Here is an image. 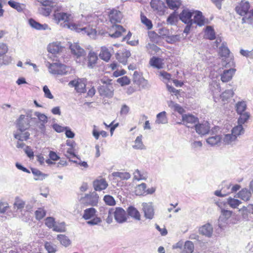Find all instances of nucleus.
<instances>
[{
    "instance_id": "obj_4",
    "label": "nucleus",
    "mask_w": 253,
    "mask_h": 253,
    "mask_svg": "<svg viewBox=\"0 0 253 253\" xmlns=\"http://www.w3.org/2000/svg\"><path fill=\"white\" fill-rule=\"evenodd\" d=\"M236 111L240 115L238 119V124H244L250 118V114L248 112H245L247 108V105L245 101H240L236 105Z\"/></svg>"
},
{
    "instance_id": "obj_12",
    "label": "nucleus",
    "mask_w": 253,
    "mask_h": 253,
    "mask_svg": "<svg viewBox=\"0 0 253 253\" xmlns=\"http://www.w3.org/2000/svg\"><path fill=\"white\" fill-rule=\"evenodd\" d=\"M108 17L110 21L112 24H116L121 22L123 18V14L120 10L113 8L109 11Z\"/></svg>"
},
{
    "instance_id": "obj_57",
    "label": "nucleus",
    "mask_w": 253,
    "mask_h": 253,
    "mask_svg": "<svg viewBox=\"0 0 253 253\" xmlns=\"http://www.w3.org/2000/svg\"><path fill=\"white\" fill-rule=\"evenodd\" d=\"M142 74L138 72L137 71H135L133 75V82L134 83L139 84L141 83V80L142 79Z\"/></svg>"
},
{
    "instance_id": "obj_11",
    "label": "nucleus",
    "mask_w": 253,
    "mask_h": 253,
    "mask_svg": "<svg viewBox=\"0 0 253 253\" xmlns=\"http://www.w3.org/2000/svg\"><path fill=\"white\" fill-rule=\"evenodd\" d=\"M41 5L44 7L42 8L41 12L42 14L46 16H49L51 13L53 8L56 6V4L52 0H46L40 1Z\"/></svg>"
},
{
    "instance_id": "obj_27",
    "label": "nucleus",
    "mask_w": 253,
    "mask_h": 253,
    "mask_svg": "<svg viewBox=\"0 0 253 253\" xmlns=\"http://www.w3.org/2000/svg\"><path fill=\"white\" fill-rule=\"evenodd\" d=\"M97 54L93 51H90L87 56V65L89 67H94L98 61Z\"/></svg>"
},
{
    "instance_id": "obj_26",
    "label": "nucleus",
    "mask_w": 253,
    "mask_h": 253,
    "mask_svg": "<svg viewBox=\"0 0 253 253\" xmlns=\"http://www.w3.org/2000/svg\"><path fill=\"white\" fill-rule=\"evenodd\" d=\"M235 71L236 69L233 68L224 70L221 75V80L222 82L226 83L230 81L232 79Z\"/></svg>"
},
{
    "instance_id": "obj_1",
    "label": "nucleus",
    "mask_w": 253,
    "mask_h": 253,
    "mask_svg": "<svg viewBox=\"0 0 253 253\" xmlns=\"http://www.w3.org/2000/svg\"><path fill=\"white\" fill-rule=\"evenodd\" d=\"M25 115H21L17 122L18 128L14 136L16 139L19 141H26L29 139L30 136L29 132L25 131L29 127L30 125L28 121H25Z\"/></svg>"
},
{
    "instance_id": "obj_52",
    "label": "nucleus",
    "mask_w": 253,
    "mask_h": 253,
    "mask_svg": "<svg viewBox=\"0 0 253 253\" xmlns=\"http://www.w3.org/2000/svg\"><path fill=\"white\" fill-rule=\"evenodd\" d=\"M25 203L19 198H16L14 204V208L17 210H21L25 207Z\"/></svg>"
},
{
    "instance_id": "obj_37",
    "label": "nucleus",
    "mask_w": 253,
    "mask_h": 253,
    "mask_svg": "<svg viewBox=\"0 0 253 253\" xmlns=\"http://www.w3.org/2000/svg\"><path fill=\"white\" fill-rule=\"evenodd\" d=\"M128 214L137 220H140V214L137 210L133 207H128L127 210Z\"/></svg>"
},
{
    "instance_id": "obj_30",
    "label": "nucleus",
    "mask_w": 253,
    "mask_h": 253,
    "mask_svg": "<svg viewBox=\"0 0 253 253\" xmlns=\"http://www.w3.org/2000/svg\"><path fill=\"white\" fill-rule=\"evenodd\" d=\"M221 139L222 137L220 135L212 133L211 136L207 139L206 141L209 144L213 146L220 143Z\"/></svg>"
},
{
    "instance_id": "obj_53",
    "label": "nucleus",
    "mask_w": 253,
    "mask_h": 253,
    "mask_svg": "<svg viewBox=\"0 0 253 253\" xmlns=\"http://www.w3.org/2000/svg\"><path fill=\"white\" fill-rule=\"evenodd\" d=\"M103 200L106 205L113 206L116 205V201L114 198L110 195H105L104 197Z\"/></svg>"
},
{
    "instance_id": "obj_24",
    "label": "nucleus",
    "mask_w": 253,
    "mask_h": 253,
    "mask_svg": "<svg viewBox=\"0 0 253 253\" xmlns=\"http://www.w3.org/2000/svg\"><path fill=\"white\" fill-rule=\"evenodd\" d=\"M199 232L201 235L211 237L212 234L213 228L210 224L207 223L200 227Z\"/></svg>"
},
{
    "instance_id": "obj_61",
    "label": "nucleus",
    "mask_w": 253,
    "mask_h": 253,
    "mask_svg": "<svg viewBox=\"0 0 253 253\" xmlns=\"http://www.w3.org/2000/svg\"><path fill=\"white\" fill-rule=\"evenodd\" d=\"M159 37L164 39L167 38L169 35V31L165 28H163L159 30Z\"/></svg>"
},
{
    "instance_id": "obj_63",
    "label": "nucleus",
    "mask_w": 253,
    "mask_h": 253,
    "mask_svg": "<svg viewBox=\"0 0 253 253\" xmlns=\"http://www.w3.org/2000/svg\"><path fill=\"white\" fill-rule=\"evenodd\" d=\"M8 48L7 45L2 43L0 44V57L5 54L8 51Z\"/></svg>"
},
{
    "instance_id": "obj_15",
    "label": "nucleus",
    "mask_w": 253,
    "mask_h": 253,
    "mask_svg": "<svg viewBox=\"0 0 253 253\" xmlns=\"http://www.w3.org/2000/svg\"><path fill=\"white\" fill-rule=\"evenodd\" d=\"M112 50L113 48L111 47L108 48L105 46H101L99 56L102 60L108 62L111 57Z\"/></svg>"
},
{
    "instance_id": "obj_59",
    "label": "nucleus",
    "mask_w": 253,
    "mask_h": 253,
    "mask_svg": "<svg viewBox=\"0 0 253 253\" xmlns=\"http://www.w3.org/2000/svg\"><path fill=\"white\" fill-rule=\"evenodd\" d=\"M177 17L174 12L170 14L167 19V22L171 25H173L177 22Z\"/></svg>"
},
{
    "instance_id": "obj_13",
    "label": "nucleus",
    "mask_w": 253,
    "mask_h": 253,
    "mask_svg": "<svg viewBox=\"0 0 253 253\" xmlns=\"http://www.w3.org/2000/svg\"><path fill=\"white\" fill-rule=\"evenodd\" d=\"M130 52L128 50L123 48L119 50L116 54V59L120 62L125 65L126 64L127 59L130 56Z\"/></svg>"
},
{
    "instance_id": "obj_55",
    "label": "nucleus",
    "mask_w": 253,
    "mask_h": 253,
    "mask_svg": "<svg viewBox=\"0 0 253 253\" xmlns=\"http://www.w3.org/2000/svg\"><path fill=\"white\" fill-rule=\"evenodd\" d=\"M45 225L50 229H52L54 227L55 223L54 218L52 217H47L45 219Z\"/></svg>"
},
{
    "instance_id": "obj_50",
    "label": "nucleus",
    "mask_w": 253,
    "mask_h": 253,
    "mask_svg": "<svg viewBox=\"0 0 253 253\" xmlns=\"http://www.w3.org/2000/svg\"><path fill=\"white\" fill-rule=\"evenodd\" d=\"M141 22L147 27L148 30H150L152 28L153 24L151 21L148 19L145 15H141Z\"/></svg>"
},
{
    "instance_id": "obj_10",
    "label": "nucleus",
    "mask_w": 253,
    "mask_h": 253,
    "mask_svg": "<svg viewBox=\"0 0 253 253\" xmlns=\"http://www.w3.org/2000/svg\"><path fill=\"white\" fill-rule=\"evenodd\" d=\"M68 27L72 30H75L77 32H82L88 36L94 35L96 33L95 29L92 28L89 25L84 28H79L78 25L71 23L68 25Z\"/></svg>"
},
{
    "instance_id": "obj_19",
    "label": "nucleus",
    "mask_w": 253,
    "mask_h": 253,
    "mask_svg": "<svg viewBox=\"0 0 253 253\" xmlns=\"http://www.w3.org/2000/svg\"><path fill=\"white\" fill-rule=\"evenodd\" d=\"M93 185L96 191H101L107 187L108 183L105 179L99 177L93 181Z\"/></svg>"
},
{
    "instance_id": "obj_3",
    "label": "nucleus",
    "mask_w": 253,
    "mask_h": 253,
    "mask_svg": "<svg viewBox=\"0 0 253 253\" xmlns=\"http://www.w3.org/2000/svg\"><path fill=\"white\" fill-rule=\"evenodd\" d=\"M96 210L93 208L86 209L84 211L83 218L85 220L90 219L87 221L88 224L91 225H97L101 222V219L100 217L96 216Z\"/></svg>"
},
{
    "instance_id": "obj_64",
    "label": "nucleus",
    "mask_w": 253,
    "mask_h": 253,
    "mask_svg": "<svg viewBox=\"0 0 253 253\" xmlns=\"http://www.w3.org/2000/svg\"><path fill=\"white\" fill-rule=\"evenodd\" d=\"M232 214V212L230 211L222 210L221 216L220 217V218H224L226 219H228L231 216Z\"/></svg>"
},
{
    "instance_id": "obj_46",
    "label": "nucleus",
    "mask_w": 253,
    "mask_h": 253,
    "mask_svg": "<svg viewBox=\"0 0 253 253\" xmlns=\"http://www.w3.org/2000/svg\"><path fill=\"white\" fill-rule=\"evenodd\" d=\"M171 107L175 112H177L179 114L182 115V116L184 115V113L185 112V110L182 107L178 104L175 103L173 102H171Z\"/></svg>"
},
{
    "instance_id": "obj_60",
    "label": "nucleus",
    "mask_w": 253,
    "mask_h": 253,
    "mask_svg": "<svg viewBox=\"0 0 253 253\" xmlns=\"http://www.w3.org/2000/svg\"><path fill=\"white\" fill-rule=\"evenodd\" d=\"M236 138V137L234 136L232 133L231 134H226L223 138V142L225 143V144H229L233 141L235 140Z\"/></svg>"
},
{
    "instance_id": "obj_47",
    "label": "nucleus",
    "mask_w": 253,
    "mask_h": 253,
    "mask_svg": "<svg viewBox=\"0 0 253 253\" xmlns=\"http://www.w3.org/2000/svg\"><path fill=\"white\" fill-rule=\"evenodd\" d=\"M57 239L62 245L65 247L69 246L71 243L70 240L64 235H58L57 236Z\"/></svg>"
},
{
    "instance_id": "obj_48",
    "label": "nucleus",
    "mask_w": 253,
    "mask_h": 253,
    "mask_svg": "<svg viewBox=\"0 0 253 253\" xmlns=\"http://www.w3.org/2000/svg\"><path fill=\"white\" fill-rule=\"evenodd\" d=\"M8 4L10 7L17 10L18 12H21L23 10L22 5L19 2L13 0H9L8 1Z\"/></svg>"
},
{
    "instance_id": "obj_62",
    "label": "nucleus",
    "mask_w": 253,
    "mask_h": 253,
    "mask_svg": "<svg viewBox=\"0 0 253 253\" xmlns=\"http://www.w3.org/2000/svg\"><path fill=\"white\" fill-rule=\"evenodd\" d=\"M161 4L160 0H152L150 2V5L154 10H159Z\"/></svg>"
},
{
    "instance_id": "obj_28",
    "label": "nucleus",
    "mask_w": 253,
    "mask_h": 253,
    "mask_svg": "<svg viewBox=\"0 0 253 253\" xmlns=\"http://www.w3.org/2000/svg\"><path fill=\"white\" fill-rule=\"evenodd\" d=\"M143 210L146 217L152 219L154 215V210L150 203L143 204Z\"/></svg>"
},
{
    "instance_id": "obj_7",
    "label": "nucleus",
    "mask_w": 253,
    "mask_h": 253,
    "mask_svg": "<svg viewBox=\"0 0 253 253\" xmlns=\"http://www.w3.org/2000/svg\"><path fill=\"white\" fill-rule=\"evenodd\" d=\"M86 80L84 79H78L71 81L69 84L75 87V90L79 93H84L86 91Z\"/></svg>"
},
{
    "instance_id": "obj_33",
    "label": "nucleus",
    "mask_w": 253,
    "mask_h": 253,
    "mask_svg": "<svg viewBox=\"0 0 253 253\" xmlns=\"http://www.w3.org/2000/svg\"><path fill=\"white\" fill-rule=\"evenodd\" d=\"M205 37L210 40H213L215 39V33L214 29L211 26H207L205 31Z\"/></svg>"
},
{
    "instance_id": "obj_8",
    "label": "nucleus",
    "mask_w": 253,
    "mask_h": 253,
    "mask_svg": "<svg viewBox=\"0 0 253 253\" xmlns=\"http://www.w3.org/2000/svg\"><path fill=\"white\" fill-rule=\"evenodd\" d=\"M50 72L53 74L63 75L67 72V66L60 63H53L49 66Z\"/></svg>"
},
{
    "instance_id": "obj_17",
    "label": "nucleus",
    "mask_w": 253,
    "mask_h": 253,
    "mask_svg": "<svg viewBox=\"0 0 253 253\" xmlns=\"http://www.w3.org/2000/svg\"><path fill=\"white\" fill-rule=\"evenodd\" d=\"M126 30L123 26L119 25H114L112 26V29L110 31L109 35L112 38L120 37Z\"/></svg>"
},
{
    "instance_id": "obj_6",
    "label": "nucleus",
    "mask_w": 253,
    "mask_h": 253,
    "mask_svg": "<svg viewBox=\"0 0 253 253\" xmlns=\"http://www.w3.org/2000/svg\"><path fill=\"white\" fill-rule=\"evenodd\" d=\"M199 122L197 117L192 114H184L182 116L181 122L179 123V124H183L188 127H193L195 126L196 124Z\"/></svg>"
},
{
    "instance_id": "obj_29",
    "label": "nucleus",
    "mask_w": 253,
    "mask_h": 253,
    "mask_svg": "<svg viewBox=\"0 0 253 253\" xmlns=\"http://www.w3.org/2000/svg\"><path fill=\"white\" fill-rule=\"evenodd\" d=\"M193 23H196L199 26H203L205 24V19L201 11H197L194 12Z\"/></svg>"
},
{
    "instance_id": "obj_49",
    "label": "nucleus",
    "mask_w": 253,
    "mask_h": 253,
    "mask_svg": "<svg viewBox=\"0 0 253 253\" xmlns=\"http://www.w3.org/2000/svg\"><path fill=\"white\" fill-rule=\"evenodd\" d=\"M115 177H118L121 179H128L130 177V175L128 172H116L113 173Z\"/></svg>"
},
{
    "instance_id": "obj_43",
    "label": "nucleus",
    "mask_w": 253,
    "mask_h": 253,
    "mask_svg": "<svg viewBox=\"0 0 253 253\" xmlns=\"http://www.w3.org/2000/svg\"><path fill=\"white\" fill-rule=\"evenodd\" d=\"M227 204L233 209L237 208L241 204V202L238 199L229 198L227 201Z\"/></svg>"
},
{
    "instance_id": "obj_56",
    "label": "nucleus",
    "mask_w": 253,
    "mask_h": 253,
    "mask_svg": "<svg viewBox=\"0 0 253 253\" xmlns=\"http://www.w3.org/2000/svg\"><path fill=\"white\" fill-rule=\"evenodd\" d=\"M32 172L35 175V179L36 180H42L44 178L45 175L39 170L36 169H33Z\"/></svg>"
},
{
    "instance_id": "obj_44",
    "label": "nucleus",
    "mask_w": 253,
    "mask_h": 253,
    "mask_svg": "<svg viewBox=\"0 0 253 253\" xmlns=\"http://www.w3.org/2000/svg\"><path fill=\"white\" fill-rule=\"evenodd\" d=\"M243 124H239V125L235 126L232 130V134L237 137V136L241 134L244 132V128L242 126Z\"/></svg>"
},
{
    "instance_id": "obj_36",
    "label": "nucleus",
    "mask_w": 253,
    "mask_h": 253,
    "mask_svg": "<svg viewBox=\"0 0 253 253\" xmlns=\"http://www.w3.org/2000/svg\"><path fill=\"white\" fill-rule=\"evenodd\" d=\"M169 7L173 10L177 9L181 5L180 0H166Z\"/></svg>"
},
{
    "instance_id": "obj_25",
    "label": "nucleus",
    "mask_w": 253,
    "mask_h": 253,
    "mask_svg": "<svg viewBox=\"0 0 253 253\" xmlns=\"http://www.w3.org/2000/svg\"><path fill=\"white\" fill-rule=\"evenodd\" d=\"M71 15L65 12H57L54 14V19L58 23L61 21L68 22L71 19Z\"/></svg>"
},
{
    "instance_id": "obj_41",
    "label": "nucleus",
    "mask_w": 253,
    "mask_h": 253,
    "mask_svg": "<svg viewBox=\"0 0 253 253\" xmlns=\"http://www.w3.org/2000/svg\"><path fill=\"white\" fill-rule=\"evenodd\" d=\"M156 122L159 124H165L167 122V118L166 117V112L163 111L157 115V120Z\"/></svg>"
},
{
    "instance_id": "obj_14",
    "label": "nucleus",
    "mask_w": 253,
    "mask_h": 253,
    "mask_svg": "<svg viewBox=\"0 0 253 253\" xmlns=\"http://www.w3.org/2000/svg\"><path fill=\"white\" fill-rule=\"evenodd\" d=\"M114 217L116 220L119 223L126 221L127 219L126 211L121 208H116L114 211Z\"/></svg>"
},
{
    "instance_id": "obj_32",
    "label": "nucleus",
    "mask_w": 253,
    "mask_h": 253,
    "mask_svg": "<svg viewBox=\"0 0 253 253\" xmlns=\"http://www.w3.org/2000/svg\"><path fill=\"white\" fill-rule=\"evenodd\" d=\"M29 22L30 25L34 28L38 30H46L48 28V26L47 24H41L36 21H35L33 19H30L29 20Z\"/></svg>"
},
{
    "instance_id": "obj_45",
    "label": "nucleus",
    "mask_w": 253,
    "mask_h": 253,
    "mask_svg": "<svg viewBox=\"0 0 253 253\" xmlns=\"http://www.w3.org/2000/svg\"><path fill=\"white\" fill-rule=\"evenodd\" d=\"M142 136L141 135L136 137L133 147L136 149H142L144 146L142 141Z\"/></svg>"
},
{
    "instance_id": "obj_34",
    "label": "nucleus",
    "mask_w": 253,
    "mask_h": 253,
    "mask_svg": "<svg viewBox=\"0 0 253 253\" xmlns=\"http://www.w3.org/2000/svg\"><path fill=\"white\" fill-rule=\"evenodd\" d=\"M233 95L234 92L232 89H227L220 95V98L223 103H225L226 102H228L229 99L233 97Z\"/></svg>"
},
{
    "instance_id": "obj_35",
    "label": "nucleus",
    "mask_w": 253,
    "mask_h": 253,
    "mask_svg": "<svg viewBox=\"0 0 253 253\" xmlns=\"http://www.w3.org/2000/svg\"><path fill=\"white\" fill-rule=\"evenodd\" d=\"M194 245L192 242L187 241L185 242L181 253H193Z\"/></svg>"
},
{
    "instance_id": "obj_42",
    "label": "nucleus",
    "mask_w": 253,
    "mask_h": 253,
    "mask_svg": "<svg viewBox=\"0 0 253 253\" xmlns=\"http://www.w3.org/2000/svg\"><path fill=\"white\" fill-rule=\"evenodd\" d=\"M52 229L57 232H64L66 231L65 224L64 223H57L55 222Z\"/></svg>"
},
{
    "instance_id": "obj_31",
    "label": "nucleus",
    "mask_w": 253,
    "mask_h": 253,
    "mask_svg": "<svg viewBox=\"0 0 253 253\" xmlns=\"http://www.w3.org/2000/svg\"><path fill=\"white\" fill-rule=\"evenodd\" d=\"M238 197L243 201H248L251 197V193L246 188L242 189L238 193Z\"/></svg>"
},
{
    "instance_id": "obj_58",
    "label": "nucleus",
    "mask_w": 253,
    "mask_h": 253,
    "mask_svg": "<svg viewBox=\"0 0 253 253\" xmlns=\"http://www.w3.org/2000/svg\"><path fill=\"white\" fill-rule=\"evenodd\" d=\"M134 178L137 180H145L146 179V176L144 173H141V171L138 169L136 170L134 172Z\"/></svg>"
},
{
    "instance_id": "obj_23",
    "label": "nucleus",
    "mask_w": 253,
    "mask_h": 253,
    "mask_svg": "<svg viewBox=\"0 0 253 253\" xmlns=\"http://www.w3.org/2000/svg\"><path fill=\"white\" fill-rule=\"evenodd\" d=\"M62 48L60 42H52L48 44L47 50L49 52L55 54L61 52Z\"/></svg>"
},
{
    "instance_id": "obj_39",
    "label": "nucleus",
    "mask_w": 253,
    "mask_h": 253,
    "mask_svg": "<svg viewBox=\"0 0 253 253\" xmlns=\"http://www.w3.org/2000/svg\"><path fill=\"white\" fill-rule=\"evenodd\" d=\"M46 211L43 207L39 208L35 212V218L38 220H41L46 215Z\"/></svg>"
},
{
    "instance_id": "obj_38",
    "label": "nucleus",
    "mask_w": 253,
    "mask_h": 253,
    "mask_svg": "<svg viewBox=\"0 0 253 253\" xmlns=\"http://www.w3.org/2000/svg\"><path fill=\"white\" fill-rule=\"evenodd\" d=\"M230 53V52L229 49L226 46L223 45L219 47V55L222 58L223 60L228 57L229 56Z\"/></svg>"
},
{
    "instance_id": "obj_9",
    "label": "nucleus",
    "mask_w": 253,
    "mask_h": 253,
    "mask_svg": "<svg viewBox=\"0 0 253 253\" xmlns=\"http://www.w3.org/2000/svg\"><path fill=\"white\" fill-rule=\"evenodd\" d=\"M155 190L156 189L154 187L146 189V184L145 183H142L136 186L134 193L138 196H144L152 194L155 192Z\"/></svg>"
},
{
    "instance_id": "obj_21",
    "label": "nucleus",
    "mask_w": 253,
    "mask_h": 253,
    "mask_svg": "<svg viewBox=\"0 0 253 253\" xmlns=\"http://www.w3.org/2000/svg\"><path fill=\"white\" fill-rule=\"evenodd\" d=\"M250 5L248 2L241 1V3L236 7V12L241 16L245 15L250 9Z\"/></svg>"
},
{
    "instance_id": "obj_5",
    "label": "nucleus",
    "mask_w": 253,
    "mask_h": 253,
    "mask_svg": "<svg viewBox=\"0 0 253 253\" xmlns=\"http://www.w3.org/2000/svg\"><path fill=\"white\" fill-rule=\"evenodd\" d=\"M99 200V196L95 192H90L81 198L80 201L84 206H97Z\"/></svg>"
},
{
    "instance_id": "obj_40",
    "label": "nucleus",
    "mask_w": 253,
    "mask_h": 253,
    "mask_svg": "<svg viewBox=\"0 0 253 253\" xmlns=\"http://www.w3.org/2000/svg\"><path fill=\"white\" fill-rule=\"evenodd\" d=\"M35 115L38 118L39 121L41 123V125L43 127L45 124L47 122V117L46 115L39 112H36Z\"/></svg>"
},
{
    "instance_id": "obj_22",
    "label": "nucleus",
    "mask_w": 253,
    "mask_h": 253,
    "mask_svg": "<svg viewBox=\"0 0 253 253\" xmlns=\"http://www.w3.org/2000/svg\"><path fill=\"white\" fill-rule=\"evenodd\" d=\"M72 53L76 56L77 58L84 56L85 52L84 49L81 48L76 43L71 44L70 46Z\"/></svg>"
},
{
    "instance_id": "obj_54",
    "label": "nucleus",
    "mask_w": 253,
    "mask_h": 253,
    "mask_svg": "<svg viewBox=\"0 0 253 253\" xmlns=\"http://www.w3.org/2000/svg\"><path fill=\"white\" fill-rule=\"evenodd\" d=\"M44 248L48 253H55L56 252V248L50 242H46L44 244Z\"/></svg>"
},
{
    "instance_id": "obj_51",
    "label": "nucleus",
    "mask_w": 253,
    "mask_h": 253,
    "mask_svg": "<svg viewBox=\"0 0 253 253\" xmlns=\"http://www.w3.org/2000/svg\"><path fill=\"white\" fill-rule=\"evenodd\" d=\"M117 82L121 86H125L130 83V79L126 76L119 78L117 80Z\"/></svg>"
},
{
    "instance_id": "obj_16",
    "label": "nucleus",
    "mask_w": 253,
    "mask_h": 253,
    "mask_svg": "<svg viewBox=\"0 0 253 253\" xmlns=\"http://www.w3.org/2000/svg\"><path fill=\"white\" fill-rule=\"evenodd\" d=\"M194 12H192L189 10L184 9L179 15L180 19L185 24H193V20L191 19L192 16L193 15Z\"/></svg>"
},
{
    "instance_id": "obj_18",
    "label": "nucleus",
    "mask_w": 253,
    "mask_h": 253,
    "mask_svg": "<svg viewBox=\"0 0 253 253\" xmlns=\"http://www.w3.org/2000/svg\"><path fill=\"white\" fill-rule=\"evenodd\" d=\"M149 63L151 66L157 69H163L165 65L164 59L156 56L151 57Z\"/></svg>"
},
{
    "instance_id": "obj_20",
    "label": "nucleus",
    "mask_w": 253,
    "mask_h": 253,
    "mask_svg": "<svg viewBox=\"0 0 253 253\" xmlns=\"http://www.w3.org/2000/svg\"><path fill=\"white\" fill-rule=\"evenodd\" d=\"M196 131L199 134L205 135L210 131V126L208 123L206 122L202 124H196L195 126Z\"/></svg>"
},
{
    "instance_id": "obj_2",
    "label": "nucleus",
    "mask_w": 253,
    "mask_h": 253,
    "mask_svg": "<svg viewBox=\"0 0 253 253\" xmlns=\"http://www.w3.org/2000/svg\"><path fill=\"white\" fill-rule=\"evenodd\" d=\"M100 81L102 85L98 88V91L100 95L104 97H112L114 92L112 80L108 78H104L101 79Z\"/></svg>"
}]
</instances>
